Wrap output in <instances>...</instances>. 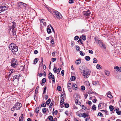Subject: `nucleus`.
<instances>
[{
	"label": "nucleus",
	"instance_id": "f257e3e1",
	"mask_svg": "<svg viewBox=\"0 0 121 121\" xmlns=\"http://www.w3.org/2000/svg\"><path fill=\"white\" fill-rule=\"evenodd\" d=\"M9 49L12 50L13 53L16 54V52L18 51V47L13 43H11L9 45Z\"/></svg>",
	"mask_w": 121,
	"mask_h": 121
},
{
	"label": "nucleus",
	"instance_id": "f03ea898",
	"mask_svg": "<svg viewBox=\"0 0 121 121\" xmlns=\"http://www.w3.org/2000/svg\"><path fill=\"white\" fill-rule=\"evenodd\" d=\"M22 106V105L21 103L17 102L15 104L13 107L11 108V110L13 111L15 110H19Z\"/></svg>",
	"mask_w": 121,
	"mask_h": 121
},
{
	"label": "nucleus",
	"instance_id": "7ed1b4c3",
	"mask_svg": "<svg viewBox=\"0 0 121 121\" xmlns=\"http://www.w3.org/2000/svg\"><path fill=\"white\" fill-rule=\"evenodd\" d=\"M8 9V6L6 3H3L0 5V13L5 11Z\"/></svg>",
	"mask_w": 121,
	"mask_h": 121
},
{
	"label": "nucleus",
	"instance_id": "20e7f679",
	"mask_svg": "<svg viewBox=\"0 0 121 121\" xmlns=\"http://www.w3.org/2000/svg\"><path fill=\"white\" fill-rule=\"evenodd\" d=\"M91 71L88 69L86 70H83V75L85 78H87L88 77L90 74Z\"/></svg>",
	"mask_w": 121,
	"mask_h": 121
},
{
	"label": "nucleus",
	"instance_id": "39448f33",
	"mask_svg": "<svg viewBox=\"0 0 121 121\" xmlns=\"http://www.w3.org/2000/svg\"><path fill=\"white\" fill-rule=\"evenodd\" d=\"M54 16L58 19H61L62 17V16L60 13L56 11H55L53 13Z\"/></svg>",
	"mask_w": 121,
	"mask_h": 121
},
{
	"label": "nucleus",
	"instance_id": "423d86ee",
	"mask_svg": "<svg viewBox=\"0 0 121 121\" xmlns=\"http://www.w3.org/2000/svg\"><path fill=\"white\" fill-rule=\"evenodd\" d=\"M18 62L17 60L14 58L12 59L11 66L13 68H15L17 66Z\"/></svg>",
	"mask_w": 121,
	"mask_h": 121
},
{
	"label": "nucleus",
	"instance_id": "0eeeda50",
	"mask_svg": "<svg viewBox=\"0 0 121 121\" xmlns=\"http://www.w3.org/2000/svg\"><path fill=\"white\" fill-rule=\"evenodd\" d=\"M63 94H61V100L60 102V104L61 105H62L63 104L64 102V99L63 98L64 96H63V95H64V94H65V92H64V93H63Z\"/></svg>",
	"mask_w": 121,
	"mask_h": 121
},
{
	"label": "nucleus",
	"instance_id": "6e6552de",
	"mask_svg": "<svg viewBox=\"0 0 121 121\" xmlns=\"http://www.w3.org/2000/svg\"><path fill=\"white\" fill-rule=\"evenodd\" d=\"M114 69H116V71L118 72H121V67H119L118 66H115L114 67Z\"/></svg>",
	"mask_w": 121,
	"mask_h": 121
},
{
	"label": "nucleus",
	"instance_id": "1a4fd4ad",
	"mask_svg": "<svg viewBox=\"0 0 121 121\" xmlns=\"http://www.w3.org/2000/svg\"><path fill=\"white\" fill-rule=\"evenodd\" d=\"M91 13L90 12L89 10H87L86 12H85L83 14L84 16H88L90 15Z\"/></svg>",
	"mask_w": 121,
	"mask_h": 121
},
{
	"label": "nucleus",
	"instance_id": "9d476101",
	"mask_svg": "<svg viewBox=\"0 0 121 121\" xmlns=\"http://www.w3.org/2000/svg\"><path fill=\"white\" fill-rule=\"evenodd\" d=\"M111 92L110 91L108 92L107 94V96L110 98H113L111 94Z\"/></svg>",
	"mask_w": 121,
	"mask_h": 121
},
{
	"label": "nucleus",
	"instance_id": "9b49d317",
	"mask_svg": "<svg viewBox=\"0 0 121 121\" xmlns=\"http://www.w3.org/2000/svg\"><path fill=\"white\" fill-rule=\"evenodd\" d=\"M19 79V77H18V75H15L13 77V81H14L15 79H17L18 81Z\"/></svg>",
	"mask_w": 121,
	"mask_h": 121
},
{
	"label": "nucleus",
	"instance_id": "f8f14e48",
	"mask_svg": "<svg viewBox=\"0 0 121 121\" xmlns=\"http://www.w3.org/2000/svg\"><path fill=\"white\" fill-rule=\"evenodd\" d=\"M88 116L89 115H87L86 112H84L82 114V117L84 118H86V117H88Z\"/></svg>",
	"mask_w": 121,
	"mask_h": 121
},
{
	"label": "nucleus",
	"instance_id": "ddd939ff",
	"mask_svg": "<svg viewBox=\"0 0 121 121\" xmlns=\"http://www.w3.org/2000/svg\"><path fill=\"white\" fill-rule=\"evenodd\" d=\"M68 85V88L69 90V91L70 92H71L72 91V87H71V86H70L69 85Z\"/></svg>",
	"mask_w": 121,
	"mask_h": 121
},
{
	"label": "nucleus",
	"instance_id": "4468645a",
	"mask_svg": "<svg viewBox=\"0 0 121 121\" xmlns=\"http://www.w3.org/2000/svg\"><path fill=\"white\" fill-rule=\"evenodd\" d=\"M47 32L48 34H50L51 33V30L49 28V26H48L47 27Z\"/></svg>",
	"mask_w": 121,
	"mask_h": 121
},
{
	"label": "nucleus",
	"instance_id": "2eb2a0df",
	"mask_svg": "<svg viewBox=\"0 0 121 121\" xmlns=\"http://www.w3.org/2000/svg\"><path fill=\"white\" fill-rule=\"evenodd\" d=\"M100 47L101 48H103L104 49H106V47L105 44L104 43H102L101 44V45L99 44Z\"/></svg>",
	"mask_w": 121,
	"mask_h": 121
},
{
	"label": "nucleus",
	"instance_id": "dca6fc26",
	"mask_svg": "<svg viewBox=\"0 0 121 121\" xmlns=\"http://www.w3.org/2000/svg\"><path fill=\"white\" fill-rule=\"evenodd\" d=\"M23 114L21 115V116L19 118V121H23Z\"/></svg>",
	"mask_w": 121,
	"mask_h": 121
},
{
	"label": "nucleus",
	"instance_id": "f3484780",
	"mask_svg": "<svg viewBox=\"0 0 121 121\" xmlns=\"http://www.w3.org/2000/svg\"><path fill=\"white\" fill-rule=\"evenodd\" d=\"M116 113L118 115H120V114L121 111L119 110V108H118L116 109Z\"/></svg>",
	"mask_w": 121,
	"mask_h": 121
},
{
	"label": "nucleus",
	"instance_id": "a211bd4d",
	"mask_svg": "<svg viewBox=\"0 0 121 121\" xmlns=\"http://www.w3.org/2000/svg\"><path fill=\"white\" fill-rule=\"evenodd\" d=\"M48 75H49L48 78L49 79L52 78L53 77V76H54V75L52 74V73L51 72L49 73Z\"/></svg>",
	"mask_w": 121,
	"mask_h": 121
},
{
	"label": "nucleus",
	"instance_id": "6ab92c4d",
	"mask_svg": "<svg viewBox=\"0 0 121 121\" xmlns=\"http://www.w3.org/2000/svg\"><path fill=\"white\" fill-rule=\"evenodd\" d=\"M96 68L98 69H102V66L100 65L99 64H98L96 66Z\"/></svg>",
	"mask_w": 121,
	"mask_h": 121
},
{
	"label": "nucleus",
	"instance_id": "aec40b11",
	"mask_svg": "<svg viewBox=\"0 0 121 121\" xmlns=\"http://www.w3.org/2000/svg\"><path fill=\"white\" fill-rule=\"evenodd\" d=\"M81 60L78 59L76 61L75 63L77 65H79L81 63Z\"/></svg>",
	"mask_w": 121,
	"mask_h": 121
},
{
	"label": "nucleus",
	"instance_id": "412c9836",
	"mask_svg": "<svg viewBox=\"0 0 121 121\" xmlns=\"http://www.w3.org/2000/svg\"><path fill=\"white\" fill-rule=\"evenodd\" d=\"M23 2H18L17 3V6L18 7H20L21 5H22Z\"/></svg>",
	"mask_w": 121,
	"mask_h": 121
},
{
	"label": "nucleus",
	"instance_id": "4be33fe9",
	"mask_svg": "<svg viewBox=\"0 0 121 121\" xmlns=\"http://www.w3.org/2000/svg\"><path fill=\"white\" fill-rule=\"evenodd\" d=\"M85 60L87 61H89L90 59V57L89 56H86L85 57Z\"/></svg>",
	"mask_w": 121,
	"mask_h": 121
},
{
	"label": "nucleus",
	"instance_id": "5701e85b",
	"mask_svg": "<svg viewBox=\"0 0 121 121\" xmlns=\"http://www.w3.org/2000/svg\"><path fill=\"white\" fill-rule=\"evenodd\" d=\"M77 115L78 116L80 117L82 116V114L81 113H79V112L78 111L76 112Z\"/></svg>",
	"mask_w": 121,
	"mask_h": 121
},
{
	"label": "nucleus",
	"instance_id": "b1692460",
	"mask_svg": "<svg viewBox=\"0 0 121 121\" xmlns=\"http://www.w3.org/2000/svg\"><path fill=\"white\" fill-rule=\"evenodd\" d=\"M51 101V99H48L46 101V104L47 105L49 104L50 103Z\"/></svg>",
	"mask_w": 121,
	"mask_h": 121
},
{
	"label": "nucleus",
	"instance_id": "393cba45",
	"mask_svg": "<svg viewBox=\"0 0 121 121\" xmlns=\"http://www.w3.org/2000/svg\"><path fill=\"white\" fill-rule=\"evenodd\" d=\"M103 105V104L101 103H100L98 105V107L99 109H100L102 107V105Z\"/></svg>",
	"mask_w": 121,
	"mask_h": 121
},
{
	"label": "nucleus",
	"instance_id": "a878e982",
	"mask_svg": "<svg viewBox=\"0 0 121 121\" xmlns=\"http://www.w3.org/2000/svg\"><path fill=\"white\" fill-rule=\"evenodd\" d=\"M38 60V58H35L34 60V63L35 64H36Z\"/></svg>",
	"mask_w": 121,
	"mask_h": 121
},
{
	"label": "nucleus",
	"instance_id": "bb28decb",
	"mask_svg": "<svg viewBox=\"0 0 121 121\" xmlns=\"http://www.w3.org/2000/svg\"><path fill=\"white\" fill-rule=\"evenodd\" d=\"M39 107L36 108L35 109L36 112L38 113L39 112Z\"/></svg>",
	"mask_w": 121,
	"mask_h": 121
},
{
	"label": "nucleus",
	"instance_id": "cd10ccee",
	"mask_svg": "<svg viewBox=\"0 0 121 121\" xmlns=\"http://www.w3.org/2000/svg\"><path fill=\"white\" fill-rule=\"evenodd\" d=\"M105 74L107 76H108L110 74V72L109 71H105Z\"/></svg>",
	"mask_w": 121,
	"mask_h": 121
},
{
	"label": "nucleus",
	"instance_id": "c85d7f7f",
	"mask_svg": "<svg viewBox=\"0 0 121 121\" xmlns=\"http://www.w3.org/2000/svg\"><path fill=\"white\" fill-rule=\"evenodd\" d=\"M48 118L50 121H52L53 119V117L52 116H49L48 117Z\"/></svg>",
	"mask_w": 121,
	"mask_h": 121
},
{
	"label": "nucleus",
	"instance_id": "c756f323",
	"mask_svg": "<svg viewBox=\"0 0 121 121\" xmlns=\"http://www.w3.org/2000/svg\"><path fill=\"white\" fill-rule=\"evenodd\" d=\"M109 108L110 110L111 111H112L114 109L113 106L112 105H110L109 106Z\"/></svg>",
	"mask_w": 121,
	"mask_h": 121
},
{
	"label": "nucleus",
	"instance_id": "7c9ffc66",
	"mask_svg": "<svg viewBox=\"0 0 121 121\" xmlns=\"http://www.w3.org/2000/svg\"><path fill=\"white\" fill-rule=\"evenodd\" d=\"M46 79L45 78H44L42 80V82L43 83H45L46 81Z\"/></svg>",
	"mask_w": 121,
	"mask_h": 121
},
{
	"label": "nucleus",
	"instance_id": "2f4dec72",
	"mask_svg": "<svg viewBox=\"0 0 121 121\" xmlns=\"http://www.w3.org/2000/svg\"><path fill=\"white\" fill-rule=\"evenodd\" d=\"M80 55L82 56H84L85 55V53L83 52L82 51H80Z\"/></svg>",
	"mask_w": 121,
	"mask_h": 121
},
{
	"label": "nucleus",
	"instance_id": "473e14b6",
	"mask_svg": "<svg viewBox=\"0 0 121 121\" xmlns=\"http://www.w3.org/2000/svg\"><path fill=\"white\" fill-rule=\"evenodd\" d=\"M76 79V77L74 76L71 77V80L72 81H74Z\"/></svg>",
	"mask_w": 121,
	"mask_h": 121
},
{
	"label": "nucleus",
	"instance_id": "72a5a7b5",
	"mask_svg": "<svg viewBox=\"0 0 121 121\" xmlns=\"http://www.w3.org/2000/svg\"><path fill=\"white\" fill-rule=\"evenodd\" d=\"M9 72L12 74V73H14L15 72V71L13 69H11L10 70Z\"/></svg>",
	"mask_w": 121,
	"mask_h": 121
},
{
	"label": "nucleus",
	"instance_id": "f704fd0d",
	"mask_svg": "<svg viewBox=\"0 0 121 121\" xmlns=\"http://www.w3.org/2000/svg\"><path fill=\"white\" fill-rule=\"evenodd\" d=\"M102 41H101L100 40H98L97 42V43L98 45L99 46V44L101 45V44H102Z\"/></svg>",
	"mask_w": 121,
	"mask_h": 121
},
{
	"label": "nucleus",
	"instance_id": "c9c22d12",
	"mask_svg": "<svg viewBox=\"0 0 121 121\" xmlns=\"http://www.w3.org/2000/svg\"><path fill=\"white\" fill-rule=\"evenodd\" d=\"M39 88V86H37L35 90V94H37L38 92V88Z\"/></svg>",
	"mask_w": 121,
	"mask_h": 121
},
{
	"label": "nucleus",
	"instance_id": "e433bc0d",
	"mask_svg": "<svg viewBox=\"0 0 121 121\" xmlns=\"http://www.w3.org/2000/svg\"><path fill=\"white\" fill-rule=\"evenodd\" d=\"M93 91L91 90H88L87 91V93L89 94H91L93 93Z\"/></svg>",
	"mask_w": 121,
	"mask_h": 121
},
{
	"label": "nucleus",
	"instance_id": "4c0bfd02",
	"mask_svg": "<svg viewBox=\"0 0 121 121\" xmlns=\"http://www.w3.org/2000/svg\"><path fill=\"white\" fill-rule=\"evenodd\" d=\"M78 42H80L81 44H83V43H82V39H81V38H80L79 40L78 41Z\"/></svg>",
	"mask_w": 121,
	"mask_h": 121
},
{
	"label": "nucleus",
	"instance_id": "58836bf2",
	"mask_svg": "<svg viewBox=\"0 0 121 121\" xmlns=\"http://www.w3.org/2000/svg\"><path fill=\"white\" fill-rule=\"evenodd\" d=\"M94 61L93 62V63H97V60L96 58H94L93 59Z\"/></svg>",
	"mask_w": 121,
	"mask_h": 121
},
{
	"label": "nucleus",
	"instance_id": "ea45409f",
	"mask_svg": "<svg viewBox=\"0 0 121 121\" xmlns=\"http://www.w3.org/2000/svg\"><path fill=\"white\" fill-rule=\"evenodd\" d=\"M42 111L43 113H45L46 112V108H44L42 109Z\"/></svg>",
	"mask_w": 121,
	"mask_h": 121
},
{
	"label": "nucleus",
	"instance_id": "a19ab883",
	"mask_svg": "<svg viewBox=\"0 0 121 121\" xmlns=\"http://www.w3.org/2000/svg\"><path fill=\"white\" fill-rule=\"evenodd\" d=\"M41 107H46V104L45 103H43L41 104Z\"/></svg>",
	"mask_w": 121,
	"mask_h": 121
},
{
	"label": "nucleus",
	"instance_id": "79ce46f5",
	"mask_svg": "<svg viewBox=\"0 0 121 121\" xmlns=\"http://www.w3.org/2000/svg\"><path fill=\"white\" fill-rule=\"evenodd\" d=\"M96 106L95 105H93L92 107V109L94 110H96Z\"/></svg>",
	"mask_w": 121,
	"mask_h": 121
},
{
	"label": "nucleus",
	"instance_id": "37998d69",
	"mask_svg": "<svg viewBox=\"0 0 121 121\" xmlns=\"http://www.w3.org/2000/svg\"><path fill=\"white\" fill-rule=\"evenodd\" d=\"M46 89H47V87L46 86L44 88V89L43 94L45 93L46 91Z\"/></svg>",
	"mask_w": 121,
	"mask_h": 121
},
{
	"label": "nucleus",
	"instance_id": "c03bdc74",
	"mask_svg": "<svg viewBox=\"0 0 121 121\" xmlns=\"http://www.w3.org/2000/svg\"><path fill=\"white\" fill-rule=\"evenodd\" d=\"M79 38V37L78 36H76L74 38V40H77Z\"/></svg>",
	"mask_w": 121,
	"mask_h": 121
},
{
	"label": "nucleus",
	"instance_id": "a18cd8bd",
	"mask_svg": "<svg viewBox=\"0 0 121 121\" xmlns=\"http://www.w3.org/2000/svg\"><path fill=\"white\" fill-rule=\"evenodd\" d=\"M81 89L82 91L84 90L85 89V87L83 86H82L81 87Z\"/></svg>",
	"mask_w": 121,
	"mask_h": 121
},
{
	"label": "nucleus",
	"instance_id": "49530a36",
	"mask_svg": "<svg viewBox=\"0 0 121 121\" xmlns=\"http://www.w3.org/2000/svg\"><path fill=\"white\" fill-rule=\"evenodd\" d=\"M57 90L58 91H61V87L60 86H58L57 87Z\"/></svg>",
	"mask_w": 121,
	"mask_h": 121
},
{
	"label": "nucleus",
	"instance_id": "de8ad7c7",
	"mask_svg": "<svg viewBox=\"0 0 121 121\" xmlns=\"http://www.w3.org/2000/svg\"><path fill=\"white\" fill-rule=\"evenodd\" d=\"M79 101L78 98L76 99L75 101V103L76 104H77L78 103V102H79Z\"/></svg>",
	"mask_w": 121,
	"mask_h": 121
},
{
	"label": "nucleus",
	"instance_id": "09e8293b",
	"mask_svg": "<svg viewBox=\"0 0 121 121\" xmlns=\"http://www.w3.org/2000/svg\"><path fill=\"white\" fill-rule=\"evenodd\" d=\"M98 115L99 116H100L101 117H103V115L102 113L101 112H99L98 114Z\"/></svg>",
	"mask_w": 121,
	"mask_h": 121
},
{
	"label": "nucleus",
	"instance_id": "8fccbe9b",
	"mask_svg": "<svg viewBox=\"0 0 121 121\" xmlns=\"http://www.w3.org/2000/svg\"><path fill=\"white\" fill-rule=\"evenodd\" d=\"M82 37L83 40H85L86 39V38L85 36L82 35Z\"/></svg>",
	"mask_w": 121,
	"mask_h": 121
},
{
	"label": "nucleus",
	"instance_id": "3c124183",
	"mask_svg": "<svg viewBox=\"0 0 121 121\" xmlns=\"http://www.w3.org/2000/svg\"><path fill=\"white\" fill-rule=\"evenodd\" d=\"M12 32L13 33V35H15V36H17L16 35V31H15L14 30H12Z\"/></svg>",
	"mask_w": 121,
	"mask_h": 121
},
{
	"label": "nucleus",
	"instance_id": "603ef678",
	"mask_svg": "<svg viewBox=\"0 0 121 121\" xmlns=\"http://www.w3.org/2000/svg\"><path fill=\"white\" fill-rule=\"evenodd\" d=\"M82 109H83L84 110L86 109L87 108L86 107L84 106L83 105H82Z\"/></svg>",
	"mask_w": 121,
	"mask_h": 121
},
{
	"label": "nucleus",
	"instance_id": "864d4df0",
	"mask_svg": "<svg viewBox=\"0 0 121 121\" xmlns=\"http://www.w3.org/2000/svg\"><path fill=\"white\" fill-rule=\"evenodd\" d=\"M22 5L23 7H25L26 8V7L27 6L26 4L23 2Z\"/></svg>",
	"mask_w": 121,
	"mask_h": 121
},
{
	"label": "nucleus",
	"instance_id": "5fc2aeb1",
	"mask_svg": "<svg viewBox=\"0 0 121 121\" xmlns=\"http://www.w3.org/2000/svg\"><path fill=\"white\" fill-rule=\"evenodd\" d=\"M50 26L52 29V31L55 33V31L53 27L50 24Z\"/></svg>",
	"mask_w": 121,
	"mask_h": 121
},
{
	"label": "nucleus",
	"instance_id": "6e6d98bb",
	"mask_svg": "<svg viewBox=\"0 0 121 121\" xmlns=\"http://www.w3.org/2000/svg\"><path fill=\"white\" fill-rule=\"evenodd\" d=\"M65 107L66 108H68L69 107V105L68 104H65Z\"/></svg>",
	"mask_w": 121,
	"mask_h": 121
},
{
	"label": "nucleus",
	"instance_id": "4d7b16f0",
	"mask_svg": "<svg viewBox=\"0 0 121 121\" xmlns=\"http://www.w3.org/2000/svg\"><path fill=\"white\" fill-rule=\"evenodd\" d=\"M73 86L76 89L78 88L77 85L75 84H74L73 85Z\"/></svg>",
	"mask_w": 121,
	"mask_h": 121
},
{
	"label": "nucleus",
	"instance_id": "13d9d810",
	"mask_svg": "<svg viewBox=\"0 0 121 121\" xmlns=\"http://www.w3.org/2000/svg\"><path fill=\"white\" fill-rule=\"evenodd\" d=\"M74 2V1L73 0H69V2L70 4L73 3Z\"/></svg>",
	"mask_w": 121,
	"mask_h": 121
},
{
	"label": "nucleus",
	"instance_id": "bf43d9fd",
	"mask_svg": "<svg viewBox=\"0 0 121 121\" xmlns=\"http://www.w3.org/2000/svg\"><path fill=\"white\" fill-rule=\"evenodd\" d=\"M16 25H13L11 27L12 30H14V29L15 28Z\"/></svg>",
	"mask_w": 121,
	"mask_h": 121
},
{
	"label": "nucleus",
	"instance_id": "052dcab7",
	"mask_svg": "<svg viewBox=\"0 0 121 121\" xmlns=\"http://www.w3.org/2000/svg\"><path fill=\"white\" fill-rule=\"evenodd\" d=\"M85 83L87 84V85L89 86L90 85V83H89L88 81H86L85 82Z\"/></svg>",
	"mask_w": 121,
	"mask_h": 121
},
{
	"label": "nucleus",
	"instance_id": "680f3d73",
	"mask_svg": "<svg viewBox=\"0 0 121 121\" xmlns=\"http://www.w3.org/2000/svg\"><path fill=\"white\" fill-rule=\"evenodd\" d=\"M71 45L72 46H73L74 45V42L73 41H72L71 42Z\"/></svg>",
	"mask_w": 121,
	"mask_h": 121
},
{
	"label": "nucleus",
	"instance_id": "e2e57ef3",
	"mask_svg": "<svg viewBox=\"0 0 121 121\" xmlns=\"http://www.w3.org/2000/svg\"><path fill=\"white\" fill-rule=\"evenodd\" d=\"M38 51L37 50H35L34 51V53L35 54H36L38 53Z\"/></svg>",
	"mask_w": 121,
	"mask_h": 121
},
{
	"label": "nucleus",
	"instance_id": "0e129e2a",
	"mask_svg": "<svg viewBox=\"0 0 121 121\" xmlns=\"http://www.w3.org/2000/svg\"><path fill=\"white\" fill-rule=\"evenodd\" d=\"M61 69L60 68H59L57 69V71L58 72V73H57V74H58L60 72Z\"/></svg>",
	"mask_w": 121,
	"mask_h": 121
},
{
	"label": "nucleus",
	"instance_id": "69168bd1",
	"mask_svg": "<svg viewBox=\"0 0 121 121\" xmlns=\"http://www.w3.org/2000/svg\"><path fill=\"white\" fill-rule=\"evenodd\" d=\"M64 70H62L61 71V74L62 76H63L64 75Z\"/></svg>",
	"mask_w": 121,
	"mask_h": 121
},
{
	"label": "nucleus",
	"instance_id": "338daca9",
	"mask_svg": "<svg viewBox=\"0 0 121 121\" xmlns=\"http://www.w3.org/2000/svg\"><path fill=\"white\" fill-rule=\"evenodd\" d=\"M80 48L78 46H77L76 50L78 51H79L80 50Z\"/></svg>",
	"mask_w": 121,
	"mask_h": 121
},
{
	"label": "nucleus",
	"instance_id": "774afa93",
	"mask_svg": "<svg viewBox=\"0 0 121 121\" xmlns=\"http://www.w3.org/2000/svg\"><path fill=\"white\" fill-rule=\"evenodd\" d=\"M87 103L90 105H91V104L92 103L91 101H88Z\"/></svg>",
	"mask_w": 121,
	"mask_h": 121
}]
</instances>
